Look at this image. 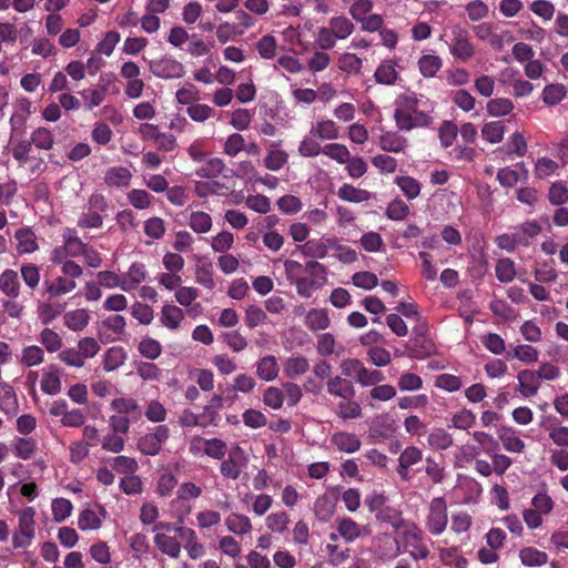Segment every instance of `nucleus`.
Listing matches in <instances>:
<instances>
[{
	"label": "nucleus",
	"instance_id": "nucleus-1",
	"mask_svg": "<svg viewBox=\"0 0 568 568\" xmlns=\"http://www.w3.org/2000/svg\"><path fill=\"white\" fill-rule=\"evenodd\" d=\"M394 120L399 131H412L416 128H427L433 119L429 113L419 109V100L410 92L396 99Z\"/></svg>",
	"mask_w": 568,
	"mask_h": 568
},
{
	"label": "nucleus",
	"instance_id": "nucleus-2",
	"mask_svg": "<svg viewBox=\"0 0 568 568\" xmlns=\"http://www.w3.org/2000/svg\"><path fill=\"white\" fill-rule=\"evenodd\" d=\"M60 272L61 275L43 282L44 292L50 298L59 297L74 291L78 285L77 280L83 275V267L78 263H67L63 268H60Z\"/></svg>",
	"mask_w": 568,
	"mask_h": 568
},
{
	"label": "nucleus",
	"instance_id": "nucleus-3",
	"mask_svg": "<svg viewBox=\"0 0 568 568\" xmlns=\"http://www.w3.org/2000/svg\"><path fill=\"white\" fill-rule=\"evenodd\" d=\"M445 36L447 37L446 44L448 45L449 53L455 60L467 62L474 58L476 47L466 28L460 24H454Z\"/></svg>",
	"mask_w": 568,
	"mask_h": 568
},
{
	"label": "nucleus",
	"instance_id": "nucleus-4",
	"mask_svg": "<svg viewBox=\"0 0 568 568\" xmlns=\"http://www.w3.org/2000/svg\"><path fill=\"white\" fill-rule=\"evenodd\" d=\"M36 510L33 507H26L18 514V530L12 536L14 548H27L31 545L36 534Z\"/></svg>",
	"mask_w": 568,
	"mask_h": 568
},
{
	"label": "nucleus",
	"instance_id": "nucleus-5",
	"mask_svg": "<svg viewBox=\"0 0 568 568\" xmlns=\"http://www.w3.org/2000/svg\"><path fill=\"white\" fill-rule=\"evenodd\" d=\"M448 524L447 505L443 497H435L429 504L426 527L433 536L442 535Z\"/></svg>",
	"mask_w": 568,
	"mask_h": 568
},
{
	"label": "nucleus",
	"instance_id": "nucleus-6",
	"mask_svg": "<svg viewBox=\"0 0 568 568\" xmlns=\"http://www.w3.org/2000/svg\"><path fill=\"white\" fill-rule=\"evenodd\" d=\"M169 437L170 428L164 424L158 425L139 439L138 448L145 456H155L161 452Z\"/></svg>",
	"mask_w": 568,
	"mask_h": 568
},
{
	"label": "nucleus",
	"instance_id": "nucleus-7",
	"mask_svg": "<svg viewBox=\"0 0 568 568\" xmlns=\"http://www.w3.org/2000/svg\"><path fill=\"white\" fill-rule=\"evenodd\" d=\"M149 69L154 77L164 80L180 79L185 74L184 65L168 55L150 60Z\"/></svg>",
	"mask_w": 568,
	"mask_h": 568
},
{
	"label": "nucleus",
	"instance_id": "nucleus-8",
	"mask_svg": "<svg viewBox=\"0 0 568 568\" xmlns=\"http://www.w3.org/2000/svg\"><path fill=\"white\" fill-rule=\"evenodd\" d=\"M247 464V457L244 449L234 445L229 454L227 458L223 459L220 465V473L224 478L227 479H237L242 473V469Z\"/></svg>",
	"mask_w": 568,
	"mask_h": 568
},
{
	"label": "nucleus",
	"instance_id": "nucleus-9",
	"mask_svg": "<svg viewBox=\"0 0 568 568\" xmlns=\"http://www.w3.org/2000/svg\"><path fill=\"white\" fill-rule=\"evenodd\" d=\"M126 321L124 316L116 314L103 318L98 328V335L102 343L120 341L125 332Z\"/></svg>",
	"mask_w": 568,
	"mask_h": 568
},
{
	"label": "nucleus",
	"instance_id": "nucleus-10",
	"mask_svg": "<svg viewBox=\"0 0 568 568\" xmlns=\"http://www.w3.org/2000/svg\"><path fill=\"white\" fill-rule=\"evenodd\" d=\"M404 545L408 549L409 556L415 560L426 559L429 555V549L423 542V532L416 526L405 531Z\"/></svg>",
	"mask_w": 568,
	"mask_h": 568
},
{
	"label": "nucleus",
	"instance_id": "nucleus-11",
	"mask_svg": "<svg viewBox=\"0 0 568 568\" xmlns=\"http://www.w3.org/2000/svg\"><path fill=\"white\" fill-rule=\"evenodd\" d=\"M529 176L528 169L524 162H518L513 166H505L498 170L497 181L504 187H513L518 182H527Z\"/></svg>",
	"mask_w": 568,
	"mask_h": 568
},
{
	"label": "nucleus",
	"instance_id": "nucleus-12",
	"mask_svg": "<svg viewBox=\"0 0 568 568\" xmlns=\"http://www.w3.org/2000/svg\"><path fill=\"white\" fill-rule=\"evenodd\" d=\"M110 407L116 414L130 417L132 422H138L143 415V410L139 402L129 396L114 398L111 402Z\"/></svg>",
	"mask_w": 568,
	"mask_h": 568
},
{
	"label": "nucleus",
	"instance_id": "nucleus-13",
	"mask_svg": "<svg viewBox=\"0 0 568 568\" xmlns=\"http://www.w3.org/2000/svg\"><path fill=\"white\" fill-rule=\"evenodd\" d=\"M375 554L379 560L388 561L403 554V550L396 538L384 534L377 538Z\"/></svg>",
	"mask_w": 568,
	"mask_h": 568
},
{
	"label": "nucleus",
	"instance_id": "nucleus-14",
	"mask_svg": "<svg viewBox=\"0 0 568 568\" xmlns=\"http://www.w3.org/2000/svg\"><path fill=\"white\" fill-rule=\"evenodd\" d=\"M184 318L185 315L181 307L165 303L161 308L159 322L163 327L175 332L180 329Z\"/></svg>",
	"mask_w": 568,
	"mask_h": 568
},
{
	"label": "nucleus",
	"instance_id": "nucleus-15",
	"mask_svg": "<svg viewBox=\"0 0 568 568\" xmlns=\"http://www.w3.org/2000/svg\"><path fill=\"white\" fill-rule=\"evenodd\" d=\"M497 435L505 450L517 454H521L525 450L526 444L514 427L499 426Z\"/></svg>",
	"mask_w": 568,
	"mask_h": 568
},
{
	"label": "nucleus",
	"instance_id": "nucleus-16",
	"mask_svg": "<svg viewBox=\"0 0 568 568\" xmlns=\"http://www.w3.org/2000/svg\"><path fill=\"white\" fill-rule=\"evenodd\" d=\"M397 68L398 59L393 58L383 60L375 70V81L384 85H394L399 78Z\"/></svg>",
	"mask_w": 568,
	"mask_h": 568
},
{
	"label": "nucleus",
	"instance_id": "nucleus-17",
	"mask_svg": "<svg viewBox=\"0 0 568 568\" xmlns=\"http://www.w3.org/2000/svg\"><path fill=\"white\" fill-rule=\"evenodd\" d=\"M122 274L124 292H131L143 283L148 277V270L144 263L133 262L128 271Z\"/></svg>",
	"mask_w": 568,
	"mask_h": 568
},
{
	"label": "nucleus",
	"instance_id": "nucleus-18",
	"mask_svg": "<svg viewBox=\"0 0 568 568\" xmlns=\"http://www.w3.org/2000/svg\"><path fill=\"white\" fill-rule=\"evenodd\" d=\"M331 442L337 450L346 454H354L358 452L362 446V442L356 434L345 430L334 433Z\"/></svg>",
	"mask_w": 568,
	"mask_h": 568
},
{
	"label": "nucleus",
	"instance_id": "nucleus-19",
	"mask_svg": "<svg viewBox=\"0 0 568 568\" xmlns=\"http://www.w3.org/2000/svg\"><path fill=\"white\" fill-rule=\"evenodd\" d=\"M518 379V392L524 397L535 396L541 385V382L536 373L531 369H523L517 374Z\"/></svg>",
	"mask_w": 568,
	"mask_h": 568
},
{
	"label": "nucleus",
	"instance_id": "nucleus-20",
	"mask_svg": "<svg viewBox=\"0 0 568 568\" xmlns=\"http://www.w3.org/2000/svg\"><path fill=\"white\" fill-rule=\"evenodd\" d=\"M105 515L106 511L101 506H98L97 509H83L78 518V527L83 531L99 529Z\"/></svg>",
	"mask_w": 568,
	"mask_h": 568
},
{
	"label": "nucleus",
	"instance_id": "nucleus-21",
	"mask_svg": "<svg viewBox=\"0 0 568 568\" xmlns=\"http://www.w3.org/2000/svg\"><path fill=\"white\" fill-rule=\"evenodd\" d=\"M256 375L264 382H273L280 373V365L274 355H264L255 363Z\"/></svg>",
	"mask_w": 568,
	"mask_h": 568
},
{
	"label": "nucleus",
	"instance_id": "nucleus-22",
	"mask_svg": "<svg viewBox=\"0 0 568 568\" xmlns=\"http://www.w3.org/2000/svg\"><path fill=\"white\" fill-rule=\"evenodd\" d=\"M0 410L9 417L17 415L19 410L17 394L6 382H0Z\"/></svg>",
	"mask_w": 568,
	"mask_h": 568
},
{
	"label": "nucleus",
	"instance_id": "nucleus-23",
	"mask_svg": "<svg viewBox=\"0 0 568 568\" xmlns=\"http://www.w3.org/2000/svg\"><path fill=\"white\" fill-rule=\"evenodd\" d=\"M327 393L334 397H338L341 399L345 397H355L356 392L354 385L347 378H343L342 376L329 377L326 383Z\"/></svg>",
	"mask_w": 568,
	"mask_h": 568
},
{
	"label": "nucleus",
	"instance_id": "nucleus-24",
	"mask_svg": "<svg viewBox=\"0 0 568 568\" xmlns=\"http://www.w3.org/2000/svg\"><path fill=\"white\" fill-rule=\"evenodd\" d=\"M310 133L320 140H336L339 136V129L333 120L320 119L311 124Z\"/></svg>",
	"mask_w": 568,
	"mask_h": 568
},
{
	"label": "nucleus",
	"instance_id": "nucleus-25",
	"mask_svg": "<svg viewBox=\"0 0 568 568\" xmlns=\"http://www.w3.org/2000/svg\"><path fill=\"white\" fill-rule=\"evenodd\" d=\"M132 172L124 166H111L105 171L104 182L111 187H125L132 180Z\"/></svg>",
	"mask_w": 568,
	"mask_h": 568
},
{
	"label": "nucleus",
	"instance_id": "nucleus-26",
	"mask_svg": "<svg viewBox=\"0 0 568 568\" xmlns=\"http://www.w3.org/2000/svg\"><path fill=\"white\" fill-rule=\"evenodd\" d=\"M41 390L51 396L61 392V375L55 366L51 365L43 371Z\"/></svg>",
	"mask_w": 568,
	"mask_h": 568
},
{
	"label": "nucleus",
	"instance_id": "nucleus-27",
	"mask_svg": "<svg viewBox=\"0 0 568 568\" xmlns=\"http://www.w3.org/2000/svg\"><path fill=\"white\" fill-rule=\"evenodd\" d=\"M334 413L337 417L343 420L347 419H357L362 417L363 410L355 400V397H345L343 398L335 407Z\"/></svg>",
	"mask_w": 568,
	"mask_h": 568
},
{
	"label": "nucleus",
	"instance_id": "nucleus-28",
	"mask_svg": "<svg viewBox=\"0 0 568 568\" xmlns=\"http://www.w3.org/2000/svg\"><path fill=\"white\" fill-rule=\"evenodd\" d=\"M541 225L536 220H527L516 226L515 232L519 239L520 246H529L532 240L541 233Z\"/></svg>",
	"mask_w": 568,
	"mask_h": 568
},
{
	"label": "nucleus",
	"instance_id": "nucleus-29",
	"mask_svg": "<svg viewBox=\"0 0 568 568\" xmlns=\"http://www.w3.org/2000/svg\"><path fill=\"white\" fill-rule=\"evenodd\" d=\"M62 242L67 245L71 258L82 256L83 252L89 246L79 236L75 229L65 227L62 231Z\"/></svg>",
	"mask_w": 568,
	"mask_h": 568
},
{
	"label": "nucleus",
	"instance_id": "nucleus-30",
	"mask_svg": "<svg viewBox=\"0 0 568 568\" xmlns=\"http://www.w3.org/2000/svg\"><path fill=\"white\" fill-rule=\"evenodd\" d=\"M14 237L18 242L17 251L19 254H31L38 251L39 245L37 242V235L29 229H20L16 232Z\"/></svg>",
	"mask_w": 568,
	"mask_h": 568
},
{
	"label": "nucleus",
	"instance_id": "nucleus-31",
	"mask_svg": "<svg viewBox=\"0 0 568 568\" xmlns=\"http://www.w3.org/2000/svg\"><path fill=\"white\" fill-rule=\"evenodd\" d=\"M154 544L161 552L171 558H178L180 556L181 545L174 536H170L164 532H156L154 536Z\"/></svg>",
	"mask_w": 568,
	"mask_h": 568
},
{
	"label": "nucleus",
	"instance_id": "nucleus-32",
	"mask_svg": "<svg viewBox=\"0 0 568 568\" xmlns=\"http://www.w3.org/2000/svg\"><path fill=\"white\" fill-rule=\"evenodd\" d=\"M225 526L230 532L239 536L246 535L252 530L251 519L239 513H231L225 518Z\"/></svg>",
	"mask_w": 568,
	"mask_h": 568
},
{
	"label": "nucleus",
	"instance_id": "nucleus-33",
	"mask_svg": "<svg viewBox=\"0 0 568 568\" xmlns=\"http://www.w3.org/2000/svg\"><path fill=\"white\" fill-rule=\"evenodd\" d=\"M328 28L337 41L347 39L355 30V26L352 20L345 16L332 17L328 21Z\"/></svg>",
	"mask_w": 568,
	"mask_h": 568
},
{
	"label": "nucleus",
	"instance_id": "nucleus-34",
	"mask_svg": "<svg viewBox=\"0 0 568 568\" xmlns=\"http://www.w3.org/2000/svg\"><path fill=\"white\" fill-rule=\"evenodd\" d=\"M310 369V363L306 357L291 356L283 365L284 375L290 379H295L301 375H304Z\"/></svg>",
	"mask_w": 568,
	"mask_h": 568
},
{
	"label": "nucleus",
	"instance_id": "nucleus-35",
	"mask_svg": "<svg viewBox=\"0 0 568 568\" xmlns=\"http://www.w3.org/2000/svg\"><path fill=\"white\" fill-rule=\"evenodd\" d=\"M63 322L69 329L73 332H81L88 326L90 315L87 310L78 308L67 312L63 316Z\"/></svg>",
	"mask_w": 568,
	"mask_h": 568
},
{
	"label": "nucleus",
	"instance_id": "nucleus-36",
	"mask_svg": "<svg viewBox=\"0 0 568 568\" xmlns=\"http://www.w3.org/2000/svg\"><path fill=\"white\" fill-rule=\"evenodd\" d=\"M457 489L464 493L463 501L465 504H475L483 494L481 485L471 477H465L457 486Z\"/></svg>",
	"mask_w": 568,
	"mask_h": 568
},
{
	"label": "nucleus",
	"instance_id": "nucleus-37",
	"mask_svg": "<svg viewBox=\"0 0 568 568\" xmlns=\"http://www.w3.org/2000/svg\"><path fill=\"white\" fill-rule=\"evenodd\" d=\"M189 227L196 234H206L213 226L212 217L203 211H192L189 215Z\"/></svg>",
	"mask_w": 568,
	"mask_h": 568
},
{
	"label": "nucleus",
	"instance_id": "nucleus-38",
	"mask_svg": "<svg viewBox=\"0 0 568 568\" xmlns=\"http://www.w3.org/2000/svg\"><path fill=\"white\" fill-rule=\"evenodd\" d=\"M30 142L38 150L50 151L54 145L53 132L45 126H39L31 132Z\"/></svg>",
	"mask_w": 568,
	"mask_h": 568
},
{
	"label": "nucleus",
	"instance_id": "nucleus-39",
	"mask_svg": "<svg viewBox=\"0 0 568 568\" xmlns=\"http://www.w3.org/2000/svg\"><path fill=\"white\" fill-rule=\"evenodd\" d=\"M126 359V352L121 346L108 348L103 354V369L113 372L121 367Z\"/></svg>",
	"mask_w": 568,
	"mask_h": 568
},
{
	"label": "nucleus",
	"instance_id": "nucleus-40",
	"mask_svg": "<svg viewBox=\"0 0 568 568\" xmlns=\"http://www.w3.org/2000/svg\"><path fill=\"white\" fill-rule=\"evenodd\" d=\"M337 196L345 201L351 203H362L367 202L371 200L372 195L368 191L355 187L352 184L345 183L343 184L338 191Z\"/></svg>",
	"mask_w": 568,
	"mask_h": 568
},
{
	"label": "nucleus",
	"instance_id": "nucleus-41",
	"mask_svg": "<svg viewBox=\"0 0 568 568\" xmlns=\"http://www.w3.org/2000/svg\"><path fill=\"white\" fill-rule=\"evenodd\" d=\"M305 324L311 331H324L331 325L328 312L324 308H312L305 316Z\"/></svg>",
	"mask_w": 568,
	"mask_h": 568
},
{
	"label": "nucleus",
	"instance_id": "nucleus-42",
	"mask_svg": "<svg viewBox=\"0 0 568 568\" xmlns=\"http://www.w3.org/2000/svg\"><path fill=\"white\" fill-rule=\"evenodd\" d=\"M519 559L526 567H540L547 564L548 555L535 547H525L519 551Z\"/></svg>",
	"mask_w": 568,
	"mask_h": 568
},
{
	"label": "nucleus",
	"instance_id": "nucleus-43",
	"mask_svg": "<svg viewBox=\"0 0 568 568\" xmlns=\"http://www.w3.org/2000/svg\"><path fill=\"white\" fill-rule=\"evenodd\" d=\"M0 290L7 296L14 298L20 293L18 273L13 270H6L0 275Z\"/></svg>",
	"mask_w": 568,
	"mask_h": 568
},
{
	"label": "nucleus",
	"instance_id": "nucleus-44",
	"mask_svg": "<svg viewBox=\"0 0 568 568\" xmlns=\"http://www.w3.org/2000/svg\"><path fill=\"white\" fill-rule=\"evenodd\" d=\"M407 140L397 132L388 131L381 135L379 145L386 152L398 153L405 149Z\"/></svg>",
	"mask_w": 568,
	"mask_h": 568
},
{
	"label": "nucleus",
	"instance_id": "nucleus-45",
	"mask_svg": "<svg viewBox=\"0 0 568 568\" xmlns=\"http://www.w3.org/2000/svg\"><path fill=\"white\" fill-rule=\"evenodd\" d=\"M338 535L346 541L353 542L361 536V526L352 518L344 517L337 520Z\"/></svg>",
	"mask_w": 568,
	"mask_h": 568
},
{
	"label": "nucleus",
	"instance_id": "nucleus-46",
	"mask_svg": "<svg viewBox=\"0 0 568 568\" xmlns=\"http://www.w3.org/2000/svg\"><path fill=\"white\" fill-rule=\"evenodd\" d=\"M334 501L326 494L318 496L314 503V514L320 521H328L334 515Z\"/></svg>",
	"mask_w": 568,
	"mask_h": 568
},
{
	"label": "nucleus",
	"instance_id": "nucleus-47",
	"mask_svg": "<svg viewBox=\"0 0 568 568\" xmlns=\"http://www.w3.org/2000/svg\"><path fill=\"white\" fill-rule=\"evenodd\" d=\"M427 443L434 450H446L453 445L454 440L453 436L445 429L435 428L429 433Z\"/></svg>",
	"mask_w": 568,
	"mask_h": 568
},
{
	"label": "nucleus",
	"instance_id": "nucleus-48",
	"mask_svg": "<svg viewBox=\"0 0 568 568\" xmlns=\"http://www.w3.org/2000/svg\"><path fill=\"white\" fill-rule=\"evenodd\" d=\"M12 452L16 457L28 460L36 454L37 443L30 437L16 438L12 445Z\"/></svg>",
	"mask_w": 568,
	"mask_h": 568
},
{
	"label": "nucleus",
	"instance_id": "nucleus-49",
	"mask_svg": "<svg viewBox=\"0 0 568 568\" xmlns=\"http://www.w3.org/2000/svg\"><path fill=\"white\" fill-rule=\"evenodd\" d=\"M443 67V60L436 54H424L418 60V68L425 78H433Z\"/></svg>",
	"mask_w": 568,
	"mask_h": 568
},
{
	"label": "nucleus",
	"instance_id": "nucleus-50",
	"mask_svg": "<svg viewBox=\"0 0 568 568\" xmlns=\"http://www.w3.org/2000/svg\"><path fill=\"white\" fill-rule=\"evenodd\" d=\"M44 361V352L38 345H29L22 348L19 362L26 367L38 366Z\"/></svg>",
	"mask_w": 568,
	"mask_h": 568
},
{
	"label": "nucleus",
	"instance_id": "nucleus-51",
	"mask_svg": "<svg viewBox=\"0 0 568 568\" xmlns=\"http://www.w3.org/2000/svg\"><path fill=\"white\" fill-rule=\"evenodd\" d=\"M496 277L500 283H510L516 277L515 262L509 257H501L495 266Z\"/></svg>",
	"mask_w": 568,
	"mask_h": 568
},
{
	"label": "nucleus",
	"instance_id": "nucleus-52",
	"mask_svg": "<svg viewBox=\"0 0 568 568\" xmlns=\"http://www.w3.org/2000/svg\"><path fill=\"white\" fill-rule=\"evenodd\" d=\"M225 164L220 158H211L205 164L195 171L199 178L214 179L223 173Z\"/></svg>",
	"mask_w": 568,
	"mask_h": 568
},
{
	"label": "nucleus",
	"instance_id": "nucleus-53",
	"mask_svg": "<svg viewBox=\"0 0 568 568\" xmlns=\"http://www.w3.org/2000/svg\"><path fill=\"white\" fill-rule=\"evenodd\" d=\"M290 523V516L284 510L272 513L265 519L267 529L274 534H283L287 529Z\"/></svg>",
	"mask_w": 568,
	"mask_h": 568
},
{
	"label": "nucleus",
	"instance_id": "nucleus-54",
	"mask_svg": "<svg viewBox=\"0 0 568 568\" xmlns=\"http://www.w3.org/2000/svg\"><path fill=\"white\" fill-rule=\"evenodd\" d=\"M505 125L501 121H491L484 124L481 129L483 139L491 144L503 141Z\"/></svg>",
	"mask_w": 568,
	"mask_h": 568
},
{
	"label": "nucleus",
	"instance_id": "nucleus-55",
	"mask_svg": "<svg viewBox=\"0 0 568 568\" xmlns=\"http://www.w3.org/2000/svg\"><path fill=\"white\" fill-rule=\"evenodd\" d=\"M318 138L308 133L303 138L298 145V153L303 158H315L323 153V148L318 142Z\"/></svg>",
	"mask_w": 568,
	"mask_h": 568
},
{
	"label": "nucleus",
	"instance_id": "nucleus-56",
	"mask_svg": "<svg viewBox=\"0 0 568 568\" xmlns=\"http://www.w3.org/2000/svg\"><path fill=\"white\" fill-rule=\"evenodd\" d=\"M138 351L142 357L154 361L161 355L162 345L155 338L143 337L138 345Z\"/></svg>",
	"mask_w": 568,
	"mask_h": 568
},
{
	"label": "nucleus",
	"instance_id": "nucleus-57",
	"mask_svg": "<svg viewBox=\"0 0 568 568\" xmlns=\"http://www.w3.org/2000/svg\"><path fill=\"white\" fill-rule=\"evenodd\" d=\"M338 69L346 73L361 74L363 60L354 53H342L338 57Z\"/></svg>",
	"mask_w": 568,
	"mask_h": 568
},
{
	"label": "nucleus",
	"instance_id": "nucleus-58",
	"mask_svg": "<svg viewBox=\"0 0 568 568\" xmlns=\"http://www.w3.org/2000/svg\"><path fill=\"white\" fill-rule=\"evenodd\" d=\"M439 558L445 566L454 568H466L467 566V559L459 554L457 547L440 549Z\"/></svg>",
	"mask_w": 568,
	"mask_h": 568
},
{
	"label": "nucleus",
	"instance_id": "nucleus-59",
	"mask_svg": "<svg viewBox=\"0 0 568 568\" xmlns=\"http://www.w3.org/2000/svg\"><path fill=\"white\" fill-rule=\"evenodd\" d=\"M566 97V89L562 84H548L544 88L541 99L547 105H557Z\"/></svg>",
	"mask_w": 568,
	"mask_h": 568
},
{
	"label": "nucleus",
	"instance_id": "nucleus-60",
	"mask_svg": "<svg viewBox=\"0 0 568 568\" xmlns=\"http://www.w3.org/2000/svg\"><path fill=\"white\" fill-rule=\"evenodd\" d=\"M395 183L408 200H415L420 194V183L412 176H398Z\"/></svg>",
	"mask_w": 568,
	"mask_h": 568
},
{
	"label": "nucleus",
	"instance_id": "nucleus-61",
	"mask_svg": "<svg viewBox=\"0 0 568 568\" xmlns=\"http://www.w3.org/2000/svg\"><path fill=\"white\" fill-rule=\"evenodd\" d=\"M555 507L554 499L548 495L546 489L538 491L531 498V508L542 514L544 516L549 515Z\"/></svg>",
	"mask_w": 568,
	"mask_h": 568
},
{
	"label": "nucleus",
	"instance_id": "nucleus-62",
	"mask_svg": "<svg viewBox=\"0 0 568 568\" xmlns=\"http://www.w3.org/2000/svg\"><path fill=\"white\" fill-rule=\"evenodd\" d=\"M73 506L67 498H55L52 500L51 510L55 523H62L71 516Z\"/></svg>",
	"mask_w": 568,
	"mask_h": 568
},
{
	"label": "nucleus",
	"instance_id": "nucleus-63",
	"mask_svg": "<svg viewBox=\"0 0 568 568\" xmlns=\"http://www.w3.org/2000/svg\"><path fill=\"white\" fill-rule=\"evenodd\" d=\"M38 339L49 353L58 352L62 347L61 336L48 327L41 331Z\"/></svg>",
	"mask_w": 568,
	"mask_h": 568
},
{
	"label": "nucleus",
	"instance_id": "nucleus-64",
	"mask_svg": "<svg viewBox=\"0 0 568 568\" xmlns=\"http://www.w3.org/2000/svg\"><path fill=\"white\" fill-rule=\"evenodd\" d=\"M549 434V438L558 446L568 447V427L558 426L556 423L541 425Z\"/></svg>",
	"mask_w": 568,
	"mask_h": 568
}]
</instances>
